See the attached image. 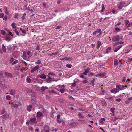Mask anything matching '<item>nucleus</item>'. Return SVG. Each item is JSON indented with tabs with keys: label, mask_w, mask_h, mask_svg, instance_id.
Segmentation results:
<instances>
[{
	"label": "nucleus",
	"mask_w": 132,
	"mask_h": 132,
	"mask_svg": "<svg viewBox=\"0 0 132 132\" xmlns=\"http://www.w3.org/2000/svg\"><path fill=\"white\" fill-rule=\"evenodd\" d=\"M125 4V2L124 1L120 2V4L118 6V8L120 9H122L123 7H126L128 5H127L124 6Z\"/></svg>",
	"instance_id": "f257e3e1"
},
{
	"label": "nucleus",
	"mask_w": 132,
	"mask_h": 132,
	"mask_svg": "<svg viewBox=\"0 0 132 132\" xmlns=\"http://www.w3.org/2000/svg\"><path fill=\"white\" fill-rule=\"evenodd\" d=\"M30 124L33 125L36 124L37 122L36 121V119L35 118H33L30 119L29 120Z\"/></svg>",
	"instance_id": "f03ea898"
},
{
	"label": "nucleus",
	"mask_w": 132,
	"mask_h": 132,
	"mask_svg": "<svg viewBox=\"0 0 132 132\" xmlns=\"http://www.w3.org/2000/svg\"><path fill=\"white\" fill-rule=\"evenodd\" d=\"M43 116L42 113L40 112L39 111L37 112L36 114V117L38 119H40L42 116Z\"/></svg>",
	"instance_id": "7ed1b4c3"
},
{
	"label": "nucleus",
	"mask_w": 132,
	"mask_h": 132,
	"mask_svg": "<svg viewBox=\"0 0 132 132\" xmlns=\"http://www.w3.org/2000/svg\"><path fill=\"white\" fill-rule=\"evenodd\" d=\"M112 40L113 42H117L115 43H117L119 41V39L116 36H114L112 38Z\"/></svg>",
	"instance_id": "20e7f679"
},
{
	"label": "nucleus",
	"mask_w": 132,
	"mask_h": 132,
	"mask_svg": "<svg viewBox=\"0 0 132 132\" xmlns=\"http://www.w3.org/2000/svg\"><path fill=\"white\" fill-rule=\"evenodd\" d=\"M39 68V66L38 65H36L34 67L33 69L31 71V73H33L35 71H36Z\"/></svg>",
	"instance_id": "39448f33"
},
{
	"label": "nucleus",
	"mask_w": 132,
	"mask_h": 132,
	"mask_svg": "<svg viewBox=\"0 0 132 132\" xmlns=\"http://www.w3.org/2000/svg\"><path fill=\"white\" fill-rule=\"evenodd\" d=\"M119 90L118 89H117L116 88H114L112 89L111 91L112 93H113L114 94H116L117 92L119 91Z\"/></svg>",
	"instance_id": "423d86ee"
},
{
	"label": "nucleus",
	"mask_w": 132,
	"mask_h": 132,
	"mask_svg": "<svg viewBox=\"0 0 132 132\" xmlns=\"http://www.w3.org/2000/svg\"><path fill=\"white\" fill-rule=\"evenodd\" d=\"M9 92H10V93H9V94L12 95H14L16 92V91L14 89H11L10 90Z\"/></svg>",
	"instance_id": "0eeeda50"
},
{
	"label": "nucleus",
	"mask_w": 132,
	"mask_h": 132,
	"mask_svg": "<svg viewBox=\"0 0 132 132\" xmlns=\"http://www.w3.org/2000/svg\"><path fill=\"white\" fill-rule=\"evenodd\" d=\"M1 117L3 119H6L8 118L9 117V115L7 114H5L2 115L1 116Z\"/></svg>",
	"instance_id": "6e6552de"
},
{
	"label": "nucleus",
	"mask_w": 132,
	"mask_h": 132,
	"mask_svg": "<svg viewBox=\"0 0 132 132\" xmlns=\"http://www.w3.org/2000/svg\"><path fill=\"white\" fill-rule=\"evenodd\" d=\"M5 75L6 76H8L10 78H12L13 77L12 75L11 74L7 72H6L5 74Z\"/></svg>",
	"instance_id": "1a4fd4ad"
},
{
	"label": "nucleus",
	"mask_w": 132,
	"mask_h": 132,
	"mask_svg": "<svg viewBox=\"0 0 132 132\" xmlns=\"http://www.w3.org/2000/svg\"><path fill=\"white\" fill-rule=\"evenodd\" d=\"M90 69L89 68H87V69L85 70V71L83 73V74L86 75L87 73L89 72Z\"/></svg>",
	"instance_id": "9d476101"
},
{
	"label": "nucleus",
	"mask_w": 132,
	"mask_h": 132,
	"mask_svg": "<svg viewBox=\"0 0 132 132\" xmlns=\"http://www.w3.org/2000/svg\"><path fill=\"white\" fill-rule=\"evenodd\" d=\"M32 105H29L27 107V111L29 112L30 111H31V109L32 108Z\"/></svg>",
	"instance_id": "9b49d317"
},
{
	"label": "nucleus",
	"mask_w": 132,
	"mask_h": 132,
	"mask_svg": "<svg viewBox=\"0 0 132 132\" xmlns=\"http://www.w3.org/2000/svg\"><path fill=\"white\" fill-rule=\"evenodd\" d=\"M122 47V45H119L114 50V51L115 52H116L117 51L120 49Z\"/></svg>",
	"instance_id": "f8f14e48"
},
{
	"label": "nucleus",
	"mask_w": 132,
	"mask_h": 132,
	"mask_svg": "<svg viewBox=\"0 0 132 132\" xmlns=\"http://www.w3.org/2000/svg\"><path fill=\"white\" fill-rule=\"evenodd\" d=\"M60 60H64V61L68 60V61H70L71 60V58H68L67 57H64L63 58H61L60 59Z\"/></svg>",
	"instance_id": "ddd939ff"
},
{
	"label": "nucleus",
	"mask_w": 132,
	"mask_h": 132,
	"mask_svg": "<svg viewBox=\"0 0 132 132\" xmlns=\"http://www.w3.org/2000/svg\"><path fill=\"white\" fill-rule=\"evenodd\" d=\"M39 77L40 78L42 79H45L46 78V76L44 73L41 74L40 76Z\"/></svg>",
	"instance_id": "4468645a"
},
{
	"label": "nucleus",
	"mask_w": 132,
	"mask_h": 132,
	"mask_svg": "<svg viewBox=\"0 0 132 132\" xmlns=\"http://www.w3.org/2000/svg\"><path fill=\"white\" fill-rule=\"evenodd\" d=\"M101 103L103 106H106L107 104L105 100H103L102 101Z\"/></svg>",
	"instance_id": "2eb2a0df"
},
{
	"label": "nucleus",
	"mask_w": 132,
	"mask_h": 132,
	"mask_svg": "<svg viewBox=\"0 0 132 132\" xmlns=\"http://www.w3.org/2000/svg\"><path fill=\"white\" fill-rule=\"evenodd\" d=\"M58 53L59 52H56L55 53L50 54L49 55L50 56H55V55H57Z\"/></svg>",
	"instance_id": "dca6fc26"
},
{
	"label": "nucleus",
	"mask_w": 132,
	"mask_h": 132,
	"mask_svg": "<svg viewBox=\"0 0 132 132\" xmlns=\"http://www.w3.org/2000/svg\"><path fill=\"white\" fill-rule=\"evenodd\" d=\"M58 101L59 103H63L65 102L64 100L62 99H58Z\"/></svg>",
	"instance_id": "f3484780"
},
{
	"label": "nucleus",
	"mask_w": 132,
	"mask_h": 132,
	"mask_svg": "<svg viewBox=\"0 0 132 132\" xmlns=\"http://www.w3.org/2000/svg\"><path fill=\"white\" fill-rule=\"evenodd\" d=\"M105 9V8L104 7V4H102V9L101 10L100 12H103L104 11Z\"/></svg>",
	"instance_id": "a211bd4d"
},
{
	"label": "nucleus",
	"mask_w": 132,
	"mask_h": 132,
	"mask_svg": "<svg viewBox=\"0 0 132 132\" xmlns=\"http://www.w3.org/2000/svg\"><path fill=\"white\" fill-rule=\"evenodd\" d=\"M52 81V78L50 76H49L48 78V79L46 81L47 82L49 83Z\"/></svg>",
	"instance_id": "6ab92c4d"
},
{
	"label": "nucleus",
	"mask_w": 132,
	"mask_h": 132,
	"mask_svg": "<svg viewBox=\"0 0 132 132\" xmlns=\"http://www.w3.org/2000/svg\"><path fill=\"white\" fill-rule=\"evenodd\" d=\"M101 77L102 78H105L106 75V73L105 72L101 73H100Z\"/></svg>",
	"instance_id": "aec40b11"
},
{
	"label": "nucleus",
	"mask_w": 132,
	"mask_h": 132,
	"mask_svg": "<svg viewBox=\"0 0 132 132\" xmlns=\"http://www.w3.org/2000/svg\"><path fill=\"white\" fill-rule=\"evenodd\" d=\"M28 68L26 67H22L21 68V71L22 72L24 70V71H26V70Z\"/></svg>",
	"instance_id": "412c9836"
},
{
	"label": "nucleus",
	"mask_w": 132,
	"mask_h": 132,
	"mask_svg": "<svg viewBox=\"0 0 132 132\" xmlns=\"http://www.w3.org/2000/svg\"><path fill=\"white\" fill-rule=\"evenodd\" d=\"M48 88V87L47 86L45 87H44L43 86L41 88V90L42 91H44L45 90L47 89Z\"/></svg>",
	"instance_id": "4be33fe9"
},
{
	"label": "nucleus",
	"mask_w": 132,
	"mask_h": 132,
	"mask_svg": "<svg viewBox=\"0 0 132 132\" xmlns=\"http://www.w3.org/2000/svg\"><path fill=\"white\" fill-rule=\"evenodd\" d=\"M111 47H108L106 50V53H108L109 52H110V51L111 50Z\"/></svg>",
	"instance_id": "5701e85b"
},
{
	"label": "nucleus",
	"mask_w": 132,
	"mask_h": 132,
	"mask_svg": "<svg viewBox=\"0 0 132 132\" xmlns=\"http://www.w3.org/2000/svg\"><path fill=\"white\" fill-rule=\"evenodd\" d=\"M2 49L3 51V52H6V48L5 46H4V44H3L2 45Z\"/></svg>",
	"instance_id": "b1692460"
},
{
	"label": "nucleus",
	"mask_w": 132,
	"mask_h": 132,
	"mask_svg": "<svg viewBox=\"0 0 132 132\" xmlns=\"http://www.w3.org/2000/svg\"><path fill=\"white\" fill-rule=\"evenodd\" d=\"M118 61L116 59H115L114 60V65L115 66H117L118 65Z\"/></svg>",
	"instance_id": "393cba45"
},
{
	"label": "nucleus",
	"mask_w": 132,
	"mask_h": 132,
	"mask_svg": "<svg viewBox=\"0 0 132 132\" xmlns=\"http://www.w3.org/2000/svg\"><path fill=\"white\" fill-rule=\"evenodd\" d=\"M116 87L118 88L119 90L120 89L121 90H122L124 89L123 88H120V85H116Z\"/></svg>",
	"instance_id": "a878e982"
},
{
	"label": "nucleus",
	"mask_w": 132,
	"mask_h": 132,
	"mask_svg": "<svg viewBox=\"0 0 132 132\" xmlns=\"http://www.w3.org/2000/svg\"><path fill=\"white\" fill-rule=\"evenodd\" d=\"M11 98V97L9 95H8L6 96V98L7 100H10Z\"/></svg>",
	"instance_id": "bb28decb"
},
{
	"label": "nucleus",
	"mask_w": 132,
	"mask_h": 132,
	"mask_svg": "<svg viewBox=\"0 0 132 132\" xmlns=\"http://www.w3.org/2000/svg\"><path fill=\"white\" fill-rule=\"evenodd\" d=\"M115 30L116 31V32H118L121 31V30L118 27H116L115 29Z\"/></svg>",
	"instance_id": "cd10ccee"
},
{
	"label": "nucleus",
	"mask_w": 132,
	"mask_h": 132,
	"mask_svg": "<svg viewBox=\"0 0 132 132\" xmlns=\"http://www.w3.org/2000/svg\"><path fill=\"white\" fill-rule=\"evenodd\" d=\"M11 26L13 28H14L16 27L15 26V23L14 22L12 24Z\"/></svg>",
	"instance_id": "c85d7f7f"
},
{
	"label": "nucleus",
	"mask_w": 132,
	"mask_h": 132,
	"mask_svg": "<svg viewBox=\"0 0 132 132\" xmlns=\"http://www.w3.org/2000/svg\"><path fill=\"white\" fill-rule=\"evenodd\" d=\"M5 110L4 109H2V110L1 112V114H3L4 113H5Z\"/></svg>",
	"instance_id": "c756f323"
},
{
	"label": "nucleus",
	"mask_w": 132,
	"mask_h": 132,
	"mask_svg": "<svg viewBox=\"0 0 132 132\" xmlns=\"http://www.w3.org/2000/svg\"><path fill=\"white\" fill-rule=\"evenodd\" d=\"M66 66L68 68H71L72 65H71V64H67L66 65Z\"/></svg>",
	"instance_id": "7c9ffc66"
},
{
	"label": "nucleus",
	"mask_w": 132,
	"mask_h": 132,
	"mask_svg": "<svg viewBox=\"0 0 132 132\" xmlns=\"http://www.w3.org/2000/svg\"><path fill=\"white\" fill-rule=\"evenodd\" d=\"M41 63V62L40 60H38L37 62H35V63L36 64H39Z\"/></svg>",
	"instance_id": "2f4dec72"
},
{
	"label": "nucleus",
	"mask_w": 132,
	"mask_h": 132,
	"mask_svg": "<svg viewBox=\"0 0 132 132\" xmlns=\"http://www.w3.org/2000/svg\"><path fill=\"white\" fill-rule=\"evenodd\" d=\"M0 32L2 35H4L6 33L3 30H1Z\"/></svg>",
	"instance_id": "473e14b6"
},
{
	"label": "nucleus",
	"mask_w": 132,
	"mask_h": 132,
	"mask_svg": "<svg viewBox=\"0 0 132 132\" xmlns=\"http://www.w3.org/2000/svg\"><path fill=\"white\" fill-rule=\"evenodd\" d=\"M129 22V21L128 20H125V24L126 26L128 25V23Z\"/></svg>",
	"instance_id": "72a5a7b5"
},
{
	"label": "nucleus",
	"mask_w": 132,
	"mask_h": 132,
	"mask_svg": "<svg viewBox=\"0 0 132 132\" xmlns=\"http://www.w3.org/2000/svg\"><path fill=\"white\" fill-rule=\"evenodd\" d=\"M114 110L115 108H111L110 109L111 111L113 113H114Z\"/></svg>",
	"instance_id": "f704fd0d"
},
{
	"label": "nucleus",
	"mask_w": 132,
	"mask_h": 132,
	"mask_svg": "<svg viewBox=\"0 0 132 132\" xmlns=\"http://www.w3.org/2000/svg\"><path fill=\"white\" fill-rule=\"evenodd\" d=\"M27 82L28 83H30L31 82V79L29 78H26Z\"/></svg>",
	"instance_id": "c9c22d12"
},
{
	"label": "nucleus",
	"mask_w": 132,
	"mask_h": 132,
	"mask_svg": "<svg viewBox=\"0 0 132 132\" xmlns=\"http://www.w3.org/2000/svg\"><path fill=\"white\" fill-rule=\"evenodd\" d=\"M124 43V42H119V41L118 42V43H115V44L116 45H118L119 44H123Z\"/></svg>",
	"instance_id": "e433bc0d"
},
{
	"label": "nucleus",
	"mask_w": 132,
	"mask_h": 132,
	"mask_svg": "<svg viewBox=\"0 0 132 132\" xmlns=\"http://www.w3.org/2000/svg\"><path fill=\"white\" fill-rule=\"evenodd\" d=\"M6 40L8 42H9L12 40V38H6Z\"/></svg>",
	"instance_id": "4c0bfd02"
},
{
	"label": "nucleus",
	"mask_w": 132,
	"mask_h": 132,
	"mask_svg": "<svg viewBox=\"0 0 132 132\" xmlns=\"http://www.w3.org/2000/svg\"><path fill=\"white\" fill-rule=\"evenodd\" d=\"M20 29L22 32V33H24L25 34L26 33V31H25V30L22 29V28H20Z\"/></svg>",
	"instance_id": "58836bf2"
},
{
	"label": "nucleus",
	"mask_w": 132,
	"mask_h": 132,
	"mask_svg": "<svg viewBox=\"0 0 132 132\" xmlns=\"http://www.w3.org/2000/svg\"><path fill=\"white\" fill-rule=\"evenodd\" d=\"M78 115L79 116V117L81 118H84L83 116L82 115V114L81 113H79L78 114Z\"/></svg>",
	"instance_id": "ea45409f"
},
{
	"label": "nucleus",
	"mask_w": 132,
	"mask_h": 132,
	"mask_svg": "<svg viewBox=\"0 0 132 132\" xmlns=\"http://www.w3.org/2000/svg\"><path fill=\"white\" fill-rule=\"evenodd\" d=\"M27 92L28 93H31L32 92L31 90L29 89H28L26 90Z\"/></svg>",
	"instance_id": "a19ab883"
},
{
	"label": "nucleus",
	"mask_w": 132,
	"mask_h": 132,
	"mask_svg": "<svg viewBox=\"0 0 132 132\" xmlns=\"http://www.w3.org/2000/svg\"><path fill=\"white\" fill-rule=\"evenodd\" d=\"M18 61L17 60H16L12 63V65H13L16 64L18 62Z\"/></svg>",
	"instance_id": "79ce46f5"
},
{
	"label": "nucleus",
	"mask_w": 132,
	"mask_h": 132,
	"mask_svg": "<svg viewBox=\"0 0 132 132\" xmlns=\"http://www.w3.org/2000/svg\"><path fill=\"white\" fill-rule=\"evenodd\" d=\"M65 90L63 89H60V92L62 93H63L64 92Z\"/></svg>",
	"instance_id": "37998d69"
},
{
	"label": "nucleus",
	"mask_w": 132,
	"mask_h": 132,
	"mask_svg": "<svg viewBox=\"0 0 132 132\" xmlns=\"http://www.w3.org/2000/svg\"><path fill=\"white\" fill-rule=\"evenodd\" d=\"M42 111L45 114H46V112L44 109H42Z\"/></svg>",
	"instance_id": "c03bdc74"
},
{
	"label": "nucleus",
	"mask_w": 132,
	"mask_h": 132,
	"mask_svg": "<svg viewBox=\"0 0 132 132\" xmlns=\"http://www.w3.org/2000/svg\"><path fill=\"white\" fill-rule=\"evenodd\" d=\"M105 120V119L104 118H101L100 120V122L101 123L103 121Z\"/></svg>",
	"instance_id": "a18cd8bd"
},
{
	"label": "nucleus",
	"mask_w": 132,
	"mask_h": 132,
	"mask_svg": "<svg viewBox=\"0 0 132 132\" xmlns=\"http://www.w3.org/2000/svg\"><path fill=\"white\" fill-rule=\"evenodd\" d=\"M4 16V14H3V13H0V18H2Z\"/></svg>",
	"instance_id": "49530a36"
},
{
	"label": "nucleus",
	"mask_w": 132,
	"mask_h": 132,
	"mask_svg": "<svg viewBox=\"0 0 132 132\" xmlns=\"http://www.w3.org/2000/svg\"><path fill=\"white\" fill-rule=\"evenodd\" d=\"M26 15V14L25 13H24L23 14V15L22 16V19L23 20H24L25 18V16Z\"/></svg>",
	"instance_id": "de8ad7c7"
},
{
	"label": "nucleus",
	"mask_w": 132,
	"mask_h": 132,
	"mask_svg": "<svg viewBox=\"0 0 132 132\" xmlns=\"http://www.w3.org/2000/svg\"><path fill=\"white\" fill-rule=\"evenodd\" d=\"M132 26V22H130V23H129L127 25L128 27H131Z\"/></svg>",
	"instance_id": "09e8293b"
},
{
	"label": "nucleus",
	"mask_w": 132,
	"mask_h": 132,
	"mask_svg": "<svg viewBox=\"0 0 132 132\" xmlns=\"http://www.w3.org/2000/svg\"><path fill=\"white\" fill-rule=\"evenodd\" d=\"M7 19V16L6 15H5L3 18V20H6Z\"/></svg>",
	"instance_id": "8fccbe9b"
},
{
	"label": "nucleus",
	"mask_w": 132,
	"mask_h": 132,
	"mask_svg": "<svg viewBox=\"0 0 132 132\" xmlns=\"http://www.w3.org/2000/svg\"><path fill=\"white\" fill-rule=\"evenodd\" d=\"M101 29H97L96 31L97 33H98L100 32L101 31Z\"/></svg>",
	"instance_id": "3c124183"
},
{
	"label": "nucleus",
	"mask_w": 132,
	"mask_h": 132,
	"mask_svg": "<svg viewBox=\"0 0 132 132\" xmlns=\"http://www.w3.org/2000/svg\"><path fill=\"white\" fill-rule=\"evenodd\" d=\"M93 74V73L92 72H90L88 74V76H89L90 77V76H92Z\"/></svg>",
	"instance_id": "603ef678"
},
{
	"label": "nucleus",
	"mask_w": 132,
	"mask_h": 132,
	"mask_svg": "<svg viewBox=\"0 0 132 132\" xmlns=\"http://www.w3.org/2000/svg\"><path fill=\"white\" fill-rule=\"evenodd\" d=\"M83 82L84 83H88V81L86 80H83Z\"/></svg>",
	"instance_id": "864d4df0"
},
{
	"label": "nucleus",
	"mask_w": 132,
	"mask_h": 132,
	"mask_svg": "<svg viewBox=\"0 0 132 132\" xmlns=\"http://www.w3.org/2000/svg\"><path fill=\"white\" fill-rule=\"evenodd\" d=\"M116 101L118 102H120L121 101V100L120 98L116 99Z\"/></svg>",
	"instance_id": "5fc2aeb1"
},
{
	"label": "nucleus",
	"mask_w": 132,
	"mask_h": 132,
	"mask_svg": "<svg viewBox=\"0 0 132 132\" xmlns=\"http://www.w3.org/2000/svg\"><path fill=\"white\" fill-rule=\"evenodd\" d=\"M84 74H82L80 76V77L82 78H84L85 79L86 78L85 77L84 75H83Z\"/></svg>",
	"instance_id": "6e6d98bb"
},
{
	"label": "nucleus",
	"mask_w": 132,
	"mask_h": 132,
	"mask_svg": "<svg viewBox=\"0 0 132 132\" xmlns=\"http://www.w3.org/2000/svg\"><path fill=\"white\" fill-rule=\"evenodd\" d=\"M97 43L98 44V45L101 46V43L100 41H97Z\"/></svg>",
	"instance_id": "4d7b16f0"
},
{
	"label": "nucleus",
	"mask_w": 132,
	"mask_h": 132,
	"mask_svg": "<svg viewBox=\"0 0 132 132\" xmlns=\"http://www.w3.org/2000/svg\"><path fill=\"white\" fill-rule=\"evenodd\" d=\"M126 78L125 77H124L123 78V79H122V82H124L126 80Z\"/></svg>",
	"instance_id": "13d9d810"
},
{
	"label": "nucleus",
	"mask_w": 132,
	"mask_h": 132,
	"mask_svg": "<svg viewBox=\"0 0 132 132\" xmlns=\"http://www.w3.org/2000/svg\"><path fill=\"white\" fill-rule=\"evenodd\" d=\"M76 84L75 83V82H73L71 86H72L73 87H74L76 86Z\"/></svg>",
	"instance_id": "bf43d9fd"
},
{
	"label": "nucleus",
	"mask_w": 132,
	"mask_h": 132,
	"mask_svg": "<svg viewBox=\"0 0 132 132\" xmlns=\"http://www.w3.org/2000/svg\"><path fill=\"white\" fill-rule=\"evenodd\" d=\"M22 63L24 64L26 66H27V63L23 61H22Z\"/></svg>",
	"instance_id": "052dcab7"
},
{
	"label": "nucleus",
	"mask_w": 132,
	"mask_h": 132,
	"mask_svg": "<svg viewBox=\"0 0 132 132\" xmlns=\"http://www.w3.org/2000/svg\"><path fill=\"white\" fill-rule=\"evenodd\" d=\"M23 59L25 58H26V54H24V53H23Z\"/></svg>",
	"instance_id": "680f3d73"
},
{
	"label": "nucleus",
	"mask_w": 132,
	"mask_h": 132,
	"mask_svg": "<svg viewBox=\"0 0 132 132\" xmlns=\"http://www.w3.org/2000/svg\"><path fill=\"white\" fill-rule=\"evenodd\" d=\"M7 48L9 50H11V46L10 45H9L7 47Z\"/></svg>",
	"instance_id": "e2e57ef3"
},
{
	"label": "nucleus",
	"mask_w": 132,
	"mask_h": 132,
	"mask_svg": "<svg viewBox=\"0 0 132 132\" xmlns=\"http://www.w3.org/2000/svg\"><path fill=\"white\" fill-rule=\"evenodd\" d=\"M57 122L59 123H60L61 122V121L60 120V119H57Z\"/></svg>",
	"instance_id": "0e129e2a"
},
{
	"label": "nucleus",
	"mask_w": 132,
	"mask_h": 132,
	"mask_svg": "<svg viewBox=\"0 0 132 132\" xmlns=\"http://www.w3.org/2000/svg\"><path fill=\"white\" fill-rule=\"evenodd\" d=\"M95 81V79L94 78H93V80L91 81V82L92 83H93Z\"/></svg>",
	"instance_id": "69168bd1"
},
{
	"label": "nucleus",
	"mask_w": 132,
	"mask_h": 132,
	"mask_svg": "<svg viewBox=\"0 0 132 132\" xmlns=\"http://www.w3.org/2000/svg\"><path fill=\"white\" fill-rule=\"evenodd\" d=\"M31 52L30 51H28L27 52V54L28 55H30V54Z\"/></svg>",
	"instance_id": "338daca9"
},
{
	"label": "nucleus",
	"mask_w": 132,
	"mask_h": 132,
	"mask_svg": "<svg viewBox=\"0 0 132 132\" xmlns=\"http://www.w3.org/2000/svg\"><path fill=\"white\" fill-rule=\"evenodd\" d=\"M26 125H27V126H28L29 125V124H30V122H26Z\"/></svg>",
	"instance_id": "774afa93"
}]
</instances>
